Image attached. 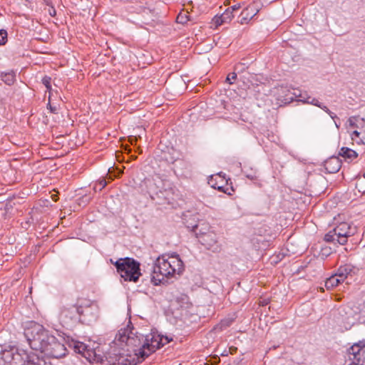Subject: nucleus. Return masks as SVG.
Segmentation results:
<instances>
[{
    "instance_id": "f257e3e1",
    "label": "nucleus",
    "mask_w": 365,
    "mask_h": 365,
    "mask_svg": "<svg viewBox=\"0 0 365 365\" xmlns=\"http://www.w3.org/2000/svg\"><path fill=\"white\" fill-rule=\"evenodd\" d=\"M24 335L31 349L48 357L60 359L67 354L65 344L39 324L35 323L25 329Z\"/></svg>"
},
{
    "instance_id": "f03ea898",
    "label": "nucleus",
    "mask_w": 365,
    "mask_h": 365,
    "mask_svg": "<svg viewBox=\"0 0 365 365\" xmlns=\"http://www.w3.org/2000/svg\"><path fill=\"white\" fill-rule=\"evenodd\" d=\"M115 340L125 343L140 361H144L151 354L159 349L160 344V341H156L151 333L143 334L137 331L130 321L128 322L126 327L118 331Z\"/></svg>"
},
{
    "instance_id": "7ed1b4c3",
    "label": "nucleus",
    "mask_w": 365,
    "mask_h": 365,
    "mask_svg": "<svg viewBox=\"0 0 365 365\" xmlns=\"http://www.w3.org/2000/svg\"><path fill=\"white\" fill-rule=\"evenodd\" d=\"M145 191L153 200L159 205L171 203L174 191L168 180H163L160 176L146 178L141 184L142 190Z\"/></svg>"
},
{
    "instance_id": "20e7f679",
    "label": "nucleus",
    "mask_w": 365,
    "mask_h": 365,
    "mask_svg": "<svg viewBox=\"0 0 365 365\" xmlns=\"http://www.w3.org/2000/svg\"><path fill=\"white\" fill-rule=\"evenodd\" d=\"M113 264L118 273L126 282H137L141 276L140 264L133 258H120Z\"/></svg>"
},
{
    "instance_id": "39448f33",
    "label": "nucleus",
    "mask_w": 365,
    "mask_h": 365,
    "mask_svg": "<svg viewBox=\"0 0 365 365\" xmlns=\"http://www.w3.org/2000/svg\"><path fill=\"white\" fill-rule=\"evenodd\" d=\"M187 228H191V231L195 233L198 242L203 245L205 249L215 253H219L222 250V246L219 243L217 235L213 232H203L200 229V223L193 225H187Z\"/></svg>"
},
{
    "instance_id": "423d86ee",
    "label": "nucleus",
    "mask_w": 365,
    "mask_h": 365,
    "mask_svg": "<svg viewBox=\"0 0 365 365\" xmlns=\"http://www.w3.org/2000/svg\"><path fill=\"white\" fill-rule=\"evenodd\" d=\"M173 277L170 264L163 255L156 259L151 275V282L155 286L168 284V279Z\"/></svg>"
},
{
    "instance_id": "0eeeda50",
    "label": "nucleus",
    "mask_w": 365,
    "mask_h": 365,
    "mask_svg": "<svg viewBox=\"0 0 365 365\" xmlns=\"http://www.w3.org/2000/svg\"><path fill=\"white\" fill-rule=\"evenodd\" d=\"M354 232L355 228L351 227L346 222H341L327 232L324 240L327 242L344 245L347 242L348 238L354 235Z\"/></svg>"
},
{
    "instance_id": "6e6552de",
    "label": "nucleus",
    "mask_w": 365,
    "mask_h": 365,
    "mask_svg": "<svg viewBox=\"0 0 365 365\" xmlns=\"http://www.w3.org/2000/svg\"><path fill=\"white\" fill-rule=\"evenodd\" d=\"M60 319L63 327L71 329L80 324L79 306L77 304L64 307L60 314Z\"/></svg>"
},
{
    "instance_id": "1a4fd4ad",
    "label": "nucleus",
    "mask_w": 365,
    "mask_h": 365,
    "mask_svg": "<svg viewBox=\"0 0 365 365\" xmlns=\"http://www.w3.org/2000/svg\"><path fill=\"white\" fill-rule=\"evenodd\" d=\"M297 96H300V90L293 89V91H292L287 86H279L277 88L276 100L279 106H285L293 102Z\"/></svg>"
},
{
    "instance_id": "9d476101",
    "label": "nucleus",
    "mask_w": 365,
    "mask_h": 365,
    "mask_svg": "<svg viewBox=\"0 0 365 365\" xmlns=\"http://www.w3.org/2000/svg\"><path fill=\"white\" fill-rule=\"evenodd\" d=\"M347 354L352 365H365V339L349 347Z\"/></svg>"
},
{
    "instance_id": "9b49d317",
    "label": "nucleus",
    "mask_w": 365,
    "mask_h": 365,
    "mask_svg": "<svg viewBox=\"0 0 365 365\" xmlns=\"http://www.w3.org/2000/svg\"><path fill=\"white\" fill-rule=\"evenodd\" d=\"M80 324L90 325L96 322L98 317V309L95 305L79 306Z\"/></svg>"
},
{
    "instance_id": "f8f14e48",
    "label": "nucleus",
    "mask_w": 365,
    "mask_h": 365,
    "mask_svg": "<svg viewBox=\"0 0 365 365\" xmlns=\"http://www.w3.org/2000/svg\"><path fill=\"white\" fill-rule=\"evenodd\" d=\"M106 360L110 365H135L134 360H130L128 356L116 349L108 351L106 355Z\"/></svg>"
},
{
    "instance_id": "ddd939ff",
    "label": "nucleus",
    "mask_w": 365,
    "mask_h": 365,
    "mask_svg": "<svg viewBox=\"0 0 365 365\" xmlns=\"http://www.w3.org/2000/svg\"><path fill=\"white\" fill-rule=\"evenodd\" d=\"M208 184L213 188L227 193L228 188V180L225 178V174L220 173L215 175H211L208 180Z\"/></svg>"
},
{
    "instance_id": "4468645a",
    "label": "nucleus",
    "mask_w": 365,
    "mask_h": 365,
    "mask_svg": "<svg viewBox=\"0 0 365 365\" xmlns=\"http://www.w3.org/2000/svg\"><path fill=\"white\" fill-rule=\"evenodd\" d=\"M72 346L76 353L81 354L88 360H91L93 355H95L94 350L90 349L88 346L83 342L73 341Z\"/></svg>"
},
{
    "instance_id": "2eb2a0df",
    "label": "nucleus",
    "mask_w": 365,
    "mask_h": 365,
    "mask_svg": "<svg viewBox=\"0 0 365 365\" xmlns=\"http://www.w3.org/2000/svg\"><path fill=\"white\" fill-rule=\"evenodd\" d=\"M167 261L170 264V270L173 276L175 274H181L184 270V264L182 261L180 259L178 255H175L166 258Z\"/></svg>"
},
{
    "instance_id": "dca6fc26",
    "label": "nucleus",
    "mask_w": 365,
    "mask_h": 365,
    "mask_svg": "<svg viewBox=\"0 0 365 365\" xmlns=\"http://www.w3.org/2000/svg\"><path fill=\"white\" fill-rule=\"evenodd\" d=\"M324 167L328 173H336L341 167V160L339 157L331 156L324 163Z\"/></svg>"
},
{
    "instance_id": "f3484780",
    "label": "nucleus",
    "mask_w": 365,
    "mask_h": 365,
    "mask_svg": "<svg viewBox=\"0 0 365 365\" xmlns=\"http://www.w3.org/2000/svg\"><path fill=\"white\" fill-rule=\"evenodd\" d=\"M6 348L1 346L0 351V365H13V358L14 357L15 346H9Z\"/></svg>"
},
{
    "instance_id": "a211bd4d",
    "label": "nucleus",
    "mask_w": 365,
    "mask_h": 365,
    "mask_svg": "<svg viewBox=\"0 0 365 365\" xmlns=\"http://www.w3.org/2000/svg\"><path fill=\"white\" fill-rule=\"evenodd\" d=\"M359 272V269L352 265L351 264H345L343 265H341L337 271L336 274L339 277L342 278L344 280L346 279L349 276H354L357 274Z\"/></svg>"
},
{
    "instance_id": "6ab92c4d",
    "label": "nucleus",
    "mask_w": 365,
    "mask_h": 365,
    "mask_svg": "<svg viewBox=\"0 0 365 365\" xmlns=\"http://www.w3.org/2000/svg\"><path fill=\"white\" fill-rule=\"evenodd\" d=\"M14 356L13 365H22L25 364L26 361L35 356L34 355H29L25 350H20L16 346L14 349Z\"/></svg>"
},
{
    "instance_id": "aec40b11",
    "label": "nucleus",
    "mask_w": 365,
    "mask_h": 365,
    "mask_svg": "<svg viewBox=\"0 0 365 365\" xmlns=\"http://www.w3.org/2000/svg\"><path fill=\"white\" fill-rule=\"evenodd\" d=\"M259 11V6L257 3H252L246 6L241 12L242 16H245L247 19L251 20Z\"/></svg>"
},
{
    "instance_id": "412c9836",
    "label": "nucleus",
    "mask_w": 365,
    "mask_h": 365,
    "mask_svg": "<svg viewBox=\"0 0 365 365\" xmlns=\"http://www.w3.org/2000/svg\"><path fill=\"white\" fill-rule=\"evenodd\" d=\"M339 155L345 160H352L358 157V153L355 150L346 147L341 148Z\"/></svg>"
},
{
    "instance_id": "4be33fe9",
    "label": "nucleus",
    "mask_w": 365,
    "mask_h": 365,
    "mask_svg": "<svg viewBox=\"0 0 365 365\" xmlns=\"http://www.w3.org/2000/svg\"><path fill=\"white\" fill-rule=\"evenodd\" d=\"M344 281V280L339 277V276H338V274L336 273L335 274L331 276L329 278L327 279L325 282V287L327 289H333L334 287H337Z\"/></svg>"
},
{
    "instance_id": "5701e85b",
    "label": "nucleus",
    "mask_w": 365,
    "mask_h": 365,
    "mask_svg": "<svg viewBox=\"0 0 365 365\" xmlns=\"http://www.w3.org/2000/svg\"><path fill=\"white\" fill-rule=\"evenodd\" d=\"M183 320L187 326H191L193 324H197L200 321V317L197 314L186 312L183 314Z\"/></svg>"
},
{
    "instance_id": "b1692460",
    "label": "nucleus",
    "mask_w": 365,
    "mask_h": 365,
    "mask_svg": "<svg viewBox=\"0 0 365 365\" xmlns=\"http://www.w3.org/2000/svg\"><path fill=\"white\" fill-rule=\"evenodd\" d=\"M0 76L2 81L11 86L15 81L16 73L14 70H9L7 72H1Z\"/></svg>"
},
{
    "instance_id": "393cba45",
    "label": "nucleus",
    "mask_w": 365,
    "mask_h": 365,
    "mask_svg": "<svg viewBox=\"0 0 365 365\" xmlns=\"http://www.w3.org/2000/svg\"><path fill=\"white\" fill-rule=\"evenodd\" d=\"M332 252H333V250L331 247L324 245V246L321 247V249H320L318 256L322 259L324 260L326 258H327L329 256H330L332 254Z\"/></svg>"
},
{
    "instance_id": "a878e982",
    "label": "nucleus",
    "mask_w": 365,
    "mask_h": 365,
    "mask_svg": "<svg viewBox=\"0 0 365 365\" xmlns=\"http://www.w3.org/2000/svg\"><path fill=\"white\" fill-rule=\"evenodd\" d=\"M151 334L152 336H154V338H155L156 341H160V344H159V349L163 347L164 345L168 344L171 340V339H169L168 336H164L156 333L151 332Z\"/></svg>"
},
{
    "instance_id": "bb28decb",
    "label": "nucleus",
    "mask_w": 365,
    "mask_h": 365,
    "mask_svg": "<svg viewBox=\"0 0 365 365\" xmlns=\"http://www.w3.org/2000/svg\"><path fill=\"white\" fill-rule=\"evenodd\" d=\"M190 20V16L188 15L187 12L185 11L180 12L176 19L177 23L181 24H185Z\"/></svg>"
},
{
    "instance_id": "cd10ccee",
    "label": "nucleus",
    "mask_w": 365,
    "mask_h": 365,
    "mask_svg": "<svg viewBox=\"0 0 365 365\" xmlns=\"http://www.w3.org/2000/svg\"><path fill=\"white\" fill-rule=\"evenodd\" d=\"M220 16L225 23H229L234 18L235 14H232L230 9H227Z\"/></svg>"
},
{
    "instance_id": "c85d7f7f",
    "label": "nucleus",
    "mask_w": 365,
    "mask_h": 365,
    "mask_svg": "<svg viewBox=\"0 0 365 365\" xmlns=\"http://www.w3.org/2000/svg\"><path fill=\"white\" fill-rule=\"evenodd\" d=\"M321 109H322L324 111H325L327 114H329V115L334 120V123H335V125L337 128H339V124H337L336 121L335 120V119H337L339 120V118L336 116V115L335 113H334L333 112H331L327 106H324L322 104V106H321L320 108Z\"/></svg>"
},
{
    "instance_id": "c756f323",
    "label": "nucleus",
    "mask_w": 365,
    "mask_h": 365,
    "mask_svg": "<svg viewBox=\"0 0 365 365\" xmlns=\"http://www.w3.org/2000/svg\"><path fill=\"white\" fill-rule=\"evenodd\" d=\"M8 34L6 30L0 29V46L5 45L7 42Z\"/></svg>"
},
{
    "instance_id": "7c9ffc66",
    "label": "nucleus",
    "mask_w": 365,
    "mask_h": 365,
    "mask_svg": "<svg viewBox=\"0 0 365 365\" xmlns=\"http://www.w3.org/2000/svg\"><path fill=\"white\" fill-rule=\"evenodd\" d=\"M234 319L230 318L223 319L220 321V329H226L229 327L233 322Z\"/></svg>"
},
{
    "instance_id": "2f4dec72",
    "label": "nucleus",
    "mask_w": 365,
    "mask_h": 365,
    "mask_svg": "<svg viewBox=\"0 0 365 365\" xmlns=\"http://www.w3.org/2000/svg\"><path fill=\"white\" fill-rule=\"evenodd\" d=\"M51 78L49 76H44L42 78V83L46 86V91H48L49 93L51 91Z\"/></svg>"
},
{
    "instance_id": "473e14b6",
    "label": "nucleus",
    "mask_w": 365,
    "mask_h": 365,
    "mask_svg": "<svg viewBox=\"0 0 365 365\" xmlns=\"http://www.w3.org/2000/svg\"><path fill=\"white\" fill-rule=\"evenodd\" d=\"M302 103L312 104V105H314V106H317L319 108H321V106H322V103H321L315 98H311V99H309V100H302Z\"/></svg>"
},
{
    "instance_id": "72a5a7b5",
    "label": "nucleus",
    "mask_w": 365,
    "mask_h": 365,
    "mask_svg": "<svg viewBox=\"0 0 365 365\" xmlns=\"http://www.w3.org/2000/svg\"><path fill=\"white\" fill-rule=\"evenodd\" d=\"M212 22L215 24L216 26H219L223 24H225V20H223L221 17V16H217L216 15L213 19H212Z\"/></svg>"
},
{
    "instance_id": "f704fd0d",
    "label": "nucleus",
    "mask_w": 365,
    "mask_h": 365,
    "mask_svg": "<svg viewBox=\"0 0 365 365\" xmlns=\"http://www.w3.org/2000/svg\"><path fill=\"white\" fill-rule=\"evenodd\" d=\"M311 99V97L308 96L307 92L304 93L300 91V96H297V98L294 101L302 102V100H309Z\"/></svg>"
},
{
    "instance_id": "c9c22d12",
    "label": "nucleus",
    "mask_w": 365,
    "mask_h": 365,
    "mask_svg": "<svg viewBox=\"0 0 365 365\" xmlns=\"http://www.w3.org/2000/svg\"><path fill=\"white\" fill-rule=\"evenodd\" d=\"M237 78V73L235 72H232L229 73L226 78V82L229 83L230 84L232 83V80H235Z\"/></svg>"
},
{
    "instance_id": "e433bc0d",
    "label": "nucleus",
    "mask_w": 365,
    "mask_h": 365,
    "mask_svg": "<svg viewBox=\"0 0 365 365\" xmlns=\"http://www.w3.org/2000/svg\"><path fill=\"white\" fill-rule=\"evenodd\" d=\"M99 185L98 191H101L107 185V182L105 178H101L97 181Z\"/></svg>"
},
{
    "instance_id": "4c0bfd02",
    "label": "nucleus",
    "mask_w": 365,
    "mask_h": 365,
    "mask_svg": "<svg viewBox=\"0 0 365 365\" xmlns=\"http://www.w3.org/2000/svg\"><path fill=\"white\" fill-rule=\"evenodd\" d=\"M250 21V20L247 19V18H245V16H242V12H241L238 16L237 22L240 23V24H247Z\"/></svg>"
},
{
    "instance_id": "58836bf2",
    "label": "nucleus",
    "mask_w": 365,
    "mask_h": 365,
    "mask_svg": "<svg viewBox=\"0 0 365 365\" xmlns=\"http://www.w3.org/2000/svg\"><path fill=\"white\" fill-rule=\"evenodd\" d=\"M47 108L50 110L52 113H57V108L56 106H53L50 101L47 104Z\"/></svg>"
},
{
    "instance_id": "ea45409f",
    "label": "nucleus",
    "mask_w": 365,
    "mask_h": 365,
    "mask_svg": "<svg viewBox=\"0 0 365 365\" xmlns=\"http://www.w3.org/2000/svg\"><path fill=\"white\" fill-rule=\"evenodd\" d=\"M241 6L240 4H235L230 7H229L228 9H230V10L232 11V14H234L235 12H237L240 9Z\"/></svg>"
},
{
    "instance_id": "a19ab883",
    "label": "nucleus",
    "mask_w": 365,
    "mask_h": 365,
    "mask_svg": "<svg viewBox=\"0 0 365 365\" xmlns=\"http://www.w3.org/2000/svg\"><path fill=\"white\" fill-rule=\"evenodd\" d=\"M48 14L51 16H55L56 15V10L53 6H51L48 9Z\"/></svg>"
},
{
    "instance_id": "79ce46f5",
    "label": "nucleus",
    "mask_w": 365,
    "mask_h": 365,
    "mask_svg": "<svg viewBox=\"0 0 365 365\" xmlns=\"http://www.w3.org/2000/svg\"><path fill=\"white\" fill-rule=\"evenodd\" d=\"M246 177L252 180L257 179V176L255 174H247Z\"/></svg>"
},
{
    "instance_id": "37998d69",
    "label": "nucleus",
    "mask_w": 365,
    "mask_h": 365,
    "mask_svg": "<svg viewBox=\"0 0 365 365\" xmlns=\"http://www.w3.org/2000/svg\"><path fill=\"white\" fill-rule=\"evenodd\" d=\"M361 134V132H359L358 130H354L352 133V136L356 138H359V135Z\"/></svg>"
},
{
    "instance_id": "c03bdc74",
    "label": "nucleus",
    "mask_w": 365,
    "mask_h": 365,
    "mask_svg": "<svg viewBox=\"0 0 365 365\" xmlns=\"http://www.w3.org/2000/svg\"><path fill=\"white\" fill-rule=\"evenodd\" d=\"M356 120V118L354 117H350L349 119V124L351 126H354V120Z\"/></svg>"
},
{
    "instance_id": "a18cd8bd",
    "label": "nucleus",
    "mask_w": 365,
    "mask_h": 365,
    "mask_svg": "<svg viewBox=\"0 0 365 365\" xmlns=\"http://www.w3.org/2000/svg\"><path fill=\"white\" fill-rule=\"evenodd\" d=\"M98 189H99V185L98 184V182H96L94 185H93V190L97 192L98 191Z\"/></svg>"
},
{
    "instance_id": "49530a36",
    "label": "nucleus",
    "mask_w": 365,
    "mask_h": 365,
    "mask_svg": "<svg viewBox=\"0 0 365 365\" xmlns=\"http://www.w3.org/2000/svg\"><path fill=\"white\" fill-rule=\"evenodd\" d=\"M100 75H101V73H97L96 72H95V73H93V75H92V76H93L94 78H96V77L99 76Z\"/></svg>"
},
{
    "instance_id": "de8ad7c7",
    "label": "nucleus",
    "mask_w": 365,
    "mask_h": 365,
    "mask_svg": "<svg viewBox=\"0 0 365 365\" xmlns=\"http://www.w3.org/2000/svg\"><path fill=\"white\" fill-rule=\"evenodd\" d=\"M240 65H243V66H246V65H247V63H245V62H243V63H240Z\"/></svg>"
},
{
    "instance_id": "09e8293b",
    "label": "nucleus",
    "mask_w": 365,
    "mask_h": 365,
    "mask_svg": "<svg viewBox=\"0 0 365 365\" xmlns=\"http://www.w3.org/2000/svg\"><path fill=\"white\" fill-rule=\"evenodd\" d=\"M267 303H265V302H263L262 303V306H264V304H266Z\"/></svg>"
},
{
    "instance_id": "8fccbe9b",
    "label": "nucleus",
    "mask_w": 365,
    "mask_h": 365,
    "mask_svg": "<svg viewBox=\"0 0 365 365\" xmlns=\"http://www.w3.org/2000/svg\"><path fill=\"white\" fill-rule=\"evenodd\" d=\"M267 303H265V302H263L262 303V306H264V304H266Z\"/></svg>"
},
{
    "instance_id": "3c124183",
    "label": "nucleus",
    "mask_w": 365,
    "mask_h": 365,
    "mask_svg": "<svg viewBox=\"0 0 365 365\" xmlns=\"http://www.w3.org/2000/svg\"><path fill=\"white\" fill-rule=\"evenodd\" d=\"M363 176H364V178H365V173H364Z\"/></svg>"
}]
</instances>
